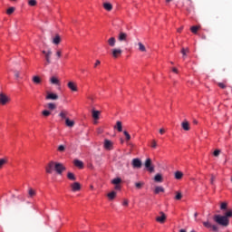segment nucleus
Instances as JSON below:
<instances>
[{"label":"nucleus","instance_id":"f257e3e1","mask_svg":"<svg viewBox=\"0 0 232 232\" xmlns=\"http://www.w3.org/2000/svg\"><path fill=\"white\" fill-rule=\"evenodd\" d=\"M214 221H216L218 226H222L223 227H227L229 226V219H227L225 216L215 215Z\"/></svg>","mask_w":232,"mask_h":232},{"label":"nucleus","instance_id":"f03ea898","mask_svg":"<svg viewBox=\"0 0 232 232\" xmlns=\"http://www.w3.org/2000/svg\"><path fill=\"white\" fill-rule=\"evenodd\" d=\"M54 170L58 175H63V171H66V167L63 163L56 162L54 166Z\"/></svg>","mask_w":232,"mask_h":232},{"label":"nucleus","instance_id":"7ed1b4c3","mask_svg":"<svg viewBox=\"0 0 232 232\" xmlns=\"http://www.w3.org/2000/svg\"><path fill=\"white\" fill-rule=\"evenodd\" d=\"M203 226L204 227H207V229H210V231L218 232V227L211 224L209 221H204Z\"/></svg>","mask_w":232,"mask_h":232},{"label":"nucleus","instance_id":"20e7f679","mask_svg":"<svg viewBox=\"0 0 232 232\" xmlns=\"http://www.w3.org/2000/svg\"><path fill=\"white\" fill-rule=\"evenodd\" d=\"M147 171H149L150 173H153V171H155V167L153 165H151V159L148 158L145 160V164H144Z\"/></svg>","mask_w":232,"mask_h":232},{"label":"nucleus","instance_id":"39448f33","mask_svg":"<svg viewBox=\"0 0 232 232\" xmlns=\"http://www.w3.org/2000/svg\"><path fill=\"white\" fill-rule=\"evenodd\" d=\"M55 164H56L55 161H50L45 167L46 173H48L49 175H52V173H53V169H55Z\"/></svg>","mask_w":232,"mask_h":232},{"label":"nucleus","instance_id":"423d86ee","mask_svg":"<svg viewBox=\"0 0 232 232\" xmlns=\"http://www.w3.org/2000/svg\"><path fill=\"white\" fill-rule=\"evenodd\" d=\"M9 102H10V98H8V96H6V94L1 92L0 93V104H2V106H5Z\"/></svg>","mask_w":232,"mask_h":232},{"label":"nucleus","instance_id":"0eeeda50","mask_svg":"<svg viewBox=\"0 0 232 232\" xmlns=\"http://www.w3.org/2000/svg\"><path fill=\"white\" fill-rule=\"evenodd\" d=\"M132 168L136 169H140L142 168V161L140 159H133L132 160Z\"/></svg>","mask_w":232,"mask_h":232},{"label":"nucleus","instance_id":"6e6552de","mask_svg":"<svg viewBox=\"0 0 232 232\" xmlns=\"http://www.w3.org/2000/svg\"><path fill=\"white\" fill-rule=\"evenodd\" d=\"M118 41H120V43H126V41H128V34L121 31L118 34Z\"/></svg>","mask_w":232,"mask_h":232},{"label":"nucleus","instance_id":"1a4fd4ad","mask_svg":"<svg viewBox=\"0 0 232 232\" xmlns=\"http://www.w3.org/2000/svg\"><path fill=\"white\" fill-rule=\"evenodd\" d=\"M45 61H46L45 66H48V64H52V50L51 49L47 51V53L45 55Z\"/></svg>","mask_w":232,"mask_h":232},{"label":"nucleus","instance_id":"9d476101","mask_svg":"<svg viewBox=\"0 0 232 232\" xmlns=\"http://www.w3.org/2000/svg\"><path fill=\"white\" fill-rule=\"evenodd\" d=\"M45 99H47V101H57V99H59V95L53 92H48Z\"/></svg>","mask_w":232,"mask_h":232},{"label":"nucleus","instance_id":"9b49d317","mask_svg":"<svg viewBox=\"0 0 232 232\" xmlns=\"http://www.w3.org/2000/svg\"><path fill=\"white\" fill-rule=\"evenodd\" d=\"M112 52V57L114 59H117V57H121L122 55V51L121 49L114 48L111 50Z\"/></svg>","mask_w":232,"mask_h":232},{"label":"nucleus","instance_id":"f8f14e48","mask_svg":"<svg viewBox=\"0 0 232 232\" xmlns=\"http://www.w3.org/2000/svg\"><path fill=\"white\" fill-rule=\"evenodd\" d=\"M181 128L185 130V131H189V130H191V127H189V121H188L187 120L183 121L181 122Z\"/></svg>","mask_w":232,"mask_h":232},{"label":"nucleus","instance_id":"ddd939ff","mask_svg":"<svg viewBox=\"0 0 232 232\" xmlns=\"http://www.w3.org/2000/svg\"><path fill=\"white\" fill-rule=\"evenodd\" d=\"M49 82H51V84H54L55 86L61 85V82L59 81V78L55 76H52Z\"/></svg>","mask_w":232,"mask_h":232},{"label":"nucleus","instance_id":"4468645a","mask_svg":"<svg viewBox=\"0 0 232 232\" xmlns=\"http://www.w3.org/2000/svg\"><path fill=\"white\" fill-rule=\"evenodd\" d=\"M72 191H81V183L79 182H74L71 184Z\"/></svg>","mask_w":232,"mask_h":232},{"label":"nucleus","instance_id":"2eb2a0df","mask_svg":"<svg viewBox=\"0 0 232 232\" xmlns=\"http://www.w3.org/2000/svg\"><path fill=\"white\" fill-rule=\"evenodd\" d=\"M65 119V126L68 128H73L75 126V121L71 120L70 118H64Z\"/></svg>","mask_w":232,"mask_h":232},{"label":"nucleus","instance_id":"dca6fc26","mask_svg":"<svg viewBox=\"0 0 232 232\" xmlns=\"http://www.w3.org/2000/svg\"><path fill=\"white\" fill-rule=\"evenodd\" d=\"M160 217L156 218L157 222H160V224H164L166 222V214L164 212H160Z\"/></svg>","mask_w":232,"mask_h":232},{"label":"nucleus","instance_id":"f3484780","mask_svg":"<svg viewBox=\"0 0 232 232\" xmlns=\"http://www.w3.org/2000/svg\"><path fill=\"white\" fill-rule=\"evenodd\" d=\"M73 164L76 168H79L80 169H82V168H84V163L82 160H74Z\"/></svg>","mask_w":232,"mask_h":232},{"label":"nucleus","instance_id":"a211bd4d","mask_svg":"<svg viewBox=\"0 0 232 232\" xmlns=\"http://www.w3.org/2000/svg\"><path fill=\"white\" fill-rule=\"evenodd\" d=\"M67 86L69 89H71L72 92H77V84L75 82H69Z\"/></svg>","mask_w":232,"mask_h":232},{"label":"nucleus","instance_id":"6ab92c4d","mask_svg":"<svg viewBox=\"0 0 232 232\" xmlns=\"http://www.w3.org/2000/svg\"><path fill=\"white\" fill-rule=\"evenodd\" d=\"M103 8L104 10H107V12H111L113 10V5L110 3H103Z\"/></svg>","mask_w":232,"mask_h":232},{"label":"nucleus","instance_id":"aec40b11","mask_svg":"<svg viewBox=\"0 0 232 232\" xmlns=\"http://www.w3.org/2000/svg\"><path fill=\"white\" fill-rule=\"evenodd\" d=\"M138 50H139V52H142V53L147 52L146 46L140 42L138 43Z\"/></svg>","mask_w":232,"mask_h":232},{"label":"nucleus","instance_id":"412c9836","mask_svg":"<svg viewBox=\"0 0 232 232\" xmlns=\"http://www.w3.org/2000/svg\"><path fill=\"white\" fill-rule=\"evenodd\" d=\"M72 114H70V111L66 110H62L59 113V117H70Z\"/></svg>","mask_w":232,"mask_h":232},{"label":"nucleus","instance_id":"4be33fe9","mask_svg":"<svg viewBox=\"0 0 232 232\" xmlns=\"http://www.w3.org/2000/svg\"><path fill=\"white\" fill-rule=\"evenodd\" d=\"M109 46H111L113 48V46H115V43H117V40H115V37H111L108 41H107Z\"/></svg>","mask_w":232,"mask_h":232},{"label":"nucleus","instance_id":"5701e85b","mask_svg":"<svg viewBox=\"0 0 232 232\" xmlns=\"http://www.w3.org/2000/svg\"><path fill=\"white\" fill-rule=\"evenodd\" d=\"M92 117H100V115H102V111L92 109Z\"/></svg>","mask_w":232,"mask_h":232},{"label":"nucleus","instance_id":"b1692460","mask_svg":"<svg viewBox=\"0 0 232 232\" xmlns=\"http://www.w3.org/2000/svg\"><path fill=\"white\" fill-rule=\"evenodd\" d=\"M61 43V36L59 34H56L54 38L53 39V44H60Z\"/></svg>","mask_w":232,"mask_h":232},{"label":"nucleus","instance_id":"393cba45","mask_svg":"<svg viewBox=\"0 0 232 232\" xmlns=\"http://www.w3.org/2000/svg\"><path fill=\"white\" fill-rule=\"evenodd\" d=\"M107 197H108V198H109L110 200H113V199L115 198V197H117V192L111 191V193H109V194L107 195Z\"/></svg>","mask_w":232,"mask_h":232},{"label":"nucleus","instance_id":"a878e982","mask_svg":"<svg viewBox=\"0 0 232 232\" xmlns=\"http://www.w3.org/2000/svg\"><path fill=\"white\" fill-rule=\"evenodd\" d=\"M154 193L159 195V193H164V188L162 187H156L154 189Z\"/></svg>","mask_w":232,"mask_h":232},{"label":"nucleus","instance_id":"bb28decb","mask_svg":"<svg viewBox=\"0 0 232 232\" xmlns=\"http://www.w3.org/2000/svg\"><path fill=\"white\" fill-rule=\"evenodd\" d=\"M104 148L106 150H110V148H111V141L110 140H104Z\"/></svg>","mask_w":232,"mask_h":232},{"label":"nucleus","instance_id":"cd10ccee","mask_svg":"<svg viewBox=\"0 0 232 232\" xmlns=\"http://www.w3.org/2000/svg\"><path fill=\"white\" fill-rule=\"evenodd\" d=\"M121 182H122V179L121 178H115L111 180V184L114 185H121Z\"/></svg>","mask_w":232,"mask_h":232},{"label":"nucleus","instance_id":"c85d7f7f","mask_svg":"<svg viewBox=\"0 0 232 232\" xmlns=\"http://www.w3.org/2000/svg\"><path fill=\"white\" fill-rule=\"evenodd\" d=\"M182 177H184V174L181 171H176L175 173V179L177 180H180V179H182Z\"/></svg>","mask_w":232,"mask_h":232},{"label":"nucleus","instance_id":"c756f323","mask_svg":"<svg viewBox=\"0 0 232 232\" xmlns=\"http://www.w3.org/2000/svg\"><path fill=\"white\" fill-rule=\"evenodd\" d=\"M67 178L69 179V180H77V178H75V175L72 172H68Z\"/></svg>","mask_w":232,"mask_h":232},{"label":"nucleus","instance_id":"7c9ffc66","mask_svg":"<svg viewBox=\"0 0 232 232\" xmlns=\"http://www.w3.org/2000/svg\"><path fill=\"white\" fill-rule=\"evenodd\" d=\"M33 82H34V84H41V78L39 76H34Z\"/></svg>","mask_w":232,"mask_h":232},{"label":"nucleus","instance_id":"2f4dec72","mask_svg":"<svg viewBox=\"0 0 232 232\" xmlns=\"http://www.w3.org/2000/svg\"><path fill=\"white\" fill-rule=\"evenodd\" d=\"M198 30H200V26L194 25L190 28V31L192 32V34H197Z\"/></svg>","mask_w":232,"mask_h":232},{"label":"nucleus","instance_id":"473e14b6","mask_svg":"<svg viewBox=\"0 0 232 232\" xmlns=\"http://www.w3.org/2000/svg\"><path fill=\"white\" fill-rule=\"evenodd\" d=\"M144 186V182H142V181H140V182H136L135 183V188H137V189H142V187Z\"/></svg>","mask_w":232,"mask_h":232},{"label":"nucleus","instance_id":"72a5a7b5","mask_svg":"<svg viewBox=\"0 0 232 232\" xmlns=\"http://www.w3.org/2000/svg\"><path fill=\"white\" fill-rule=\"evenodd\" d=\"M154 180H155V182H162V175L157 174V175L154 177Z\"/></svg>","mask_w":232,"mask_h":232},{"label":"nucleus","instance_id":"f704fd0d","mask_svg":"<svg viewBox=\"0 0 232 232\" xmlns=\"http://www.w3.org/2000/svg\"><path fill=\"white\" fill-rule=\"evenodd\" d=\"M224 217H226V218L229 219L232 217V208H230L228 211H227L224 215Z\"/></svg>","mask_w":232,"mask_h":232},{"label":"nucleus","instance_id":"c9c22d12","mask_svg":"<svg viewBox=\"0 0 232 232\" xmlns=\"http://www.w3.org/2000/svg\"><path fill=\"white\" fill-rule=\"evenodd\" d=\"M28 195L32 198V197H35V190L34 188H30L28 190Z\"/></svg>","mask_w":232,"mask_h":232},{"label":"nucleus","instance_id":"e433bc0d","mask_svg":"<svg viewBox=\"0 0 232 232\" xmlns=\"http://www.w3.org/2000/svg\"><path fill=\"white\" fill-rule=\"evenodd\" d=\"M175 200H181L182 199V192H176Z\"/></svg>","mask_w":232,"mask_h":232},{"label":"nucleus","instance_id":"4c0bfd02","mask_svg":"<svg viewBox=\"0 0 232 232\" xmlns=\"http://www.w3.org/2000/svg\"><path fill=\"white\" fill-rule=\"evenodd\" d=\"M15 12V7H9L6 11L7 15H12V14Z\"/></svg>","mask_w":232,"mask_h":232},{"label":"nucleus","instance_id":"58836bf2","mask_svg":"<svg viewBox=\"0 0 232 232\" xmlns=\"http://www.w3.org/2000/svg\"><path fill=\"white\" fill-rule=\"evenodd\" d=\"M116 128H117L118 131H122V122L117 121Z\"/></svg>","mask_w":232,"mask_h":232},{"label":"nucleus","instance_id":"ea45409f","mask_svg":"<svg viewBox=\"0 0 232 232\" xmlns=\"http://www.w3.org/2000/svg\"><path fill=\"white\" fill-rule=\"evenodd\" d=\"M181 53H182L183 57H186L187 53H189V48H187V49L182 48Z\"/></svg>","mask_w":232,"mask_h":232},{"label":"nucleus","instance_id":"a19ab883","mask_svg":"<svg viewBox=\"0 0 232 232\" xmlns=\"http://www.w3.org/2000/svg\"><path fill=\"white\" fill-rule=\"evenodd\" d=\"M47 108L49 110H55L57 108V105H55V103H48Z\"/></svg>","mask_w":232,"mask_h":232},{"label":"nucleus","instance_id":"79ce46f5","mask_svg":"<svg viewBox=\"0 0 232 232\" xmlns=\"http://www.w3.org/2000/svg\"><path fill=\"white\" fill-rule=\"evenodd\" d=\"M28 5H29V6H35L37 5V1L36 0H29Z\"/></svg>","mask_w":232,"mask_h":232},{"label":"nucleus","instance_id":"37998d69","mask_svg":"<svg viewBox=\"0 0 232 232\" xmlns=\"http://www.w3.org/2000/svg\"><path fill=\"white\" fill-rule=\"evenodd\" d=\"M220 209L222 211H225V209H227V203L226 202L221 203Z\"/></svg>","mask_w":232,"mask_h":232},{"label":"nucleus","instance_id":"c03bdc74","mask_svg":"<svg viewBox=\"0 0 232 232\" xmlns=\"http://www.w3.org/2000/svg\"><path fill=\"white\" fill-rule=\"evenodd\" d=\"M123 135H125L126 140H131V136L130 135V133L128 131L124 130Z\"/></svg>","mask_w":232,"mask_h":232},{"label":"nucleus","instance_id":"a18cd8bd","mask_svg":"<svg viewBox=\"0 0 232 232\" xmlns=\"http://www.w3.org/2000/svg\"><path fill=\"white\" fill-rule=\"evenodd\" d=\"M62 55H63V51L61 49L57 50L56 51V57L58 59H61Z\"/></svg>","mask_w":232,"mask_h":232},{"label":"nucleus","instance_id":"49530a36","mask_svg":"<svg viewBox=\"0 0 232 232\" xmlns=\"http://www.w3.org/2000/svg\"><path fill=\"white\" fill-rule=\"evenodd\" d=\"M6 164V160L5 159H1L0 160V169L3 168L4 165Z\"/></svg>","mask_w":232,"mask_h":232},{"label":"nucleus","instance_id":"de8ad7c7","mask_svg":"<svg viewBox=\"0 0 232 232\" xmlns=\"http://www.w3.org/2000/svg\"><path fill=\"white\" fill-rule=\"evenodd\" d=\"M42 113L44 117H48L49 115H52V112H50V111H44Z\"/></svg>","mask_w":232,"mask_h":232},{"label":"nucleus","instance_id":"09e8293b","mask_svg":"<svg viewBox=\"0 0 232 232\" xmlns=\"http://www.w3.org/2000/svg\"><path fill=\"white\" fill-rule=\"evenodd\" d=\"M218 86H219V88H221L222 90H226V88H227L226 84H224L222 82H218Z\"/></svg>","mask_w":232,"mask_h":232},{"label":"nucleus","instance_id":"8fccbe9b","mask_svg":"<svg viewBox=\"0 0 232 232\" xmlns=\"http://www.w3.org/2000/svg\"><path fill=\"white\" fill-rule=\"evenodd\" d=\"M64 150H66V147H64V145H60L58 147V151H64Z\"/></svg>","mask_w":232,"mask_h":232},{"label":"nucleus","instance_id":"3c124183","mask_svg":"<svg viewBox=\"0 0 232 232\" xmlns=\"http://www.w3.org/2000/svg\"><path fill=\"white\" fill-rule=\"evenodd\" d=\"M214 157H218L220 155V150H216L213 153Z\"/></svg>","mask_w":232,"mask_h":232},{"label":"nucleus","instance_id":"603ef678","mask_svg":"<svg viewBox=\"0 0 232 232\" xmlns=\"http://www.w3.org/2000/svg\"><path fill=\"white\" fill-rule=\"evenodd\" d=\"M151 148H153L154 150L155 148H157V141L155 140H153L151 142Z\"/></svg>","mask_w":232,"mask_h":232},{"label":"nucleus","instance_id":"864d4df0","mask_svg":"<svg viewBox=\"0 0 232 232\" xmlns=\"http://www.w3.org/2000/svg\"><path fill=\"white\" fill-rule=\"evenodd\" d=\"M92 122L93 124H97L99 122V117H94Z\"/></svg>","mask_w":232,"mask_h":232},{"label":"nucleus","instance_id":"5fc2aeb1","mask_svg":"<svg viewBox=\"0 0 232 232\" xmlns=\"http://www.w3.org/2000/svg\"><path fill=\"white\" fill-rule=\"evenodd\" d=\"M19 75H20L19 71H14L15 79H19Z\"/></svg>","mask_w":232,"mask_h":232},{"label":"nucleus","instance_id":"6e6d98bb","mask_svg":"<svg viewBox=\"0 0 232 232\" xmlns=\"http://www.w3.org/2000/svg\"><path fill=\"white\" fill-rule=\"evenodd\" d=\"M101 64V61L97 60L96 63H94V68H97Z\"/></svg>","mask_w":232,"mask_h":232},{"label":"nucleus","instance_id":"4d7b16f0","mask_svg":"<svg viewBox=\"0 0 232 232\" xmlns=\"http://www.w3.org/2000/svg\"><path fill=\"white\" fill-rule=\"evenodd\" d=\"M129 203H130V201H128V199H124L122 205L128 206Z\"/></svg>","mask_w":232,"mask_h":232},{"label":"nucleus","instance_id":"13d9d810","mask_svg":"<svg viewBox=\"0 0 232 232\" xmlns=\"http://www.w3.org/2000/svg\"><path fill=\"white\" fill-rule=\"evenodd\" d=\"M114 189L121 190V185H114Z\"/></svg>","mask_w":232,"mask_h":232},{"label":"nucleus","instance_id":"bf43d9fd","mask_svg":"<svg viewBox=\"0 0 232 232\" xmlns=\"http://www.w3.org/2000/svg\"><path fill=\"white\" fill-rule=\"evenodd\" d=\"M215 182V177L212 175L210 179V184H213Z\"/></svg>","mask_w":232,"mask_h":232},{"label":"nucleus","instance_id":"052dcab7","mask_svg":"<svg viewBox=\"0 0 232 232\" xmlns=\"http://www.w3.org/2000/svg\"><path fill=\"white\" fill-rule=\"evenodd\" d=\"M172 72H173L174 73H179V70H178L177 68H175V67L172 69Z\"/></svg>","mask_w":232,"mask_h":232},{"label":"nucleus","instance_id":"680f3d73","mask_svg":"<svg viewBox=\"0 0 232 232\" xmlns=\"http://www.w3.org/2000/svg\"><path fill=\"white\" fill-rule=\"evenodd\" d=\"M164 132H165L164 129H160V135H164Z\"/></svg>","mask_w":232,"mask_h":232},{"label":"nucleus","instance_id":"e2e57ef3","mask_svg":"<svg viewBox=\"0 0 232 232\" xmlns=\"http://www.w3.org/2000/svg\"><path fill=\"white\" fill-rule=\"evenodd\" d=\"M182 30H184V27H180L177 30V32H179V34H180V32H182Z\"/></svg>","mask_w":232,"mask_h":232},{"label":"nucleus","instance_id":"0e129e2a","mask_svg":"<svg viewBox=\"0 0 232 232\" xmlns=\"http://www.w3.org/2000/svg\"><path fill=\"white\" fill-rule=\"evenodd\" d=\"M42 53H44V55L46 56V53H48V51H42Z\"/></svg>","mask_w":232,"mask_h":232},{"label":"nucleus","instance_id":"69168bd1","mask_svg":"<svg viewBox=\"0 0 232 232\" xmlns=\"http://www.w3.org/2000/svg\"><path fill=\"white\" fill-rule=\"evenodd\" d=\"M194 124H198V121L197 120H193Z\"/></svg>","mask_w":232,"mask_h":232},{"label":"nucleus","instance_id":"338daca9","mask_svg":"<svg viewBox=\"0 0 232 232\" xmlns=\"http://www.w3.org/2000/svg\"><path fill=\"white\" fill-rule=\"evenodd\" d=\"M90 101H93V97L89 96Z\"/></svg>","mask_w":232,"mask_h":232},{"label":"nucleus","instance_id":"774afa93","mask_svg":"<svg viewBox=\"0 0 232 232\" xmlns=\"http://www.w3.org/2000/svg\"><path fill=\"white\" fill-rule=\"evenodd\" d=\"M173 0H166V3H171Z\"/></svg>","mask_w":232,"mask_h":232}]
</instances>
